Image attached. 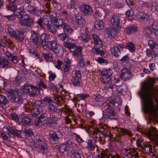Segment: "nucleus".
<instances>
[{"label": "nucleus", "instance_id": "nucleus-1", "mask_svg": "<svg viewBox=\"0 0 158 158\" xmlns=\"http://www.w3.org/2000/svg\"><path fill=\"white\" fill-rule=\"evenodd\" d=\"M154 81L151 79L141 84V91L138 93L145 112L149 114L151 121L157 122L158 110V91L153 87Z\"/></svg>", "mask_w": 158, "mask_h": 158}, {"label": "nucleus", "instance_id": "nucleus-2", "mask_svg": "<svg viewBox=\"0 0 158 158\" xmlns=\"http://www.w3.org/2000/svg\"><path fill=\"white\" fill-rule=\"evenodd\" d=\"M104 115L111 119L118 120L119 118L118 115L113 107L108 106L105 110Z\"/></svg>", "mask_w": 158, "mask_h": 158}, {"label": "nucleus", "instance_id": "nucleus-3", "mask_svg": "<svg viewBox=\"0 0 158 158\" xmlns=\"http://www.w3.org/2000/svg\"><path fill=\"white\" fill-rule=\"evenodd\" d=\"M148 137L152 142L154 147H158V131L154 127L152 128L151 131L147 134Z\"/></svg>", "mask_w": 158, "mask_h": 158}, {"label": "nucleus", "instance_id": "nucleus-4", "mask_svg": "<svg viewBox=\"0 0 158 158\" xmlns=\"http://www.w3.org/2000/svg\"><path fill=\"white\" fill-rule=\"evenodd\" d=\"M19 24L23 26L31 27L33 25V22L31 18L27 15H22L18 19Z\"/></svg>", "mask_w": 158, "mask_h": 158}, {"label": "nucleus", "instance_id": "nucleus-5", "mask_svg": "<svg viewBox=\"0 0 158 158\" xmlns=\"http://www.w3.org/2000/svg\"><path fill=\"white\" fill-rule=\"evenodd\" d=\"M6 92L11 102H15L19 104L23 103V99L21 96L18 95L15 96H13L14 91L13 89L6 90Z\"/></svg>", "mask_w": 158, "mask_h": 158}, {"label": "nucleus", "instance_id": "nucleus-6", "mask_svg": "<svg viewBox=\"0 0 158 158\" xmlns=\"http://www.w3.org/2000/svg\"><path fill=\"white\" fill-rule=\"evenodd\" d=\"M48 46V48L55 53H59L62 51L61 46L55 40L49 41Z\"/></svg>", "mask_w": 158, "mask_h": 158}, {"label": "nucleus", "instance_id": "nucleus-7", "mask_svg": "<svg viewBox=\"0 0 158 158\" xmlns=\"http://www.w3.org/2000/svg\"><path fill=\"white\" fill-rule=\"evenodd\" d=\"M81 74L79 70H76L71 78V82L75 86H79L80 85L81 80Z\"/></svg>", "mask_w": 158, "mask_h": 158}, {"label": "nucleus", "instance_id": "nucleus-8", "mask_svg": "<svg viewBox=\"0 0 158 158\" xmlns=\"http://www.w3.org/2000/svg\"><path fill=\"white\" fill-rule=\"evenodd\" d=\"M80 32L79 38L81 41L85 43L88 42L90 39V37L88 28L85 27L84 29L82 28L80 30Z\"/></svg>", "mask_w": 158, "mask_h": 158}, {"label": "nucleus", "instance_id": "nucleus-9", "mask_svg": "<svg viewBox=\"0 0 158 158\" xmlns=\"http://www.w3.org/2000/svg\"><path fill=\"white\" fill-rule=\"evenodd\" d=\"M125 48V46L122 44L118 45L117 46L113 47L111 48V53L115 57L118 58L121 55V51Z\"/></svg>", "mask_w": 158, "mask_h": 158}, {"label": "nucleus", "instance_id": "nucleus-10", "mask_svg": "<svg viewBox=\"0 0 158 158\" xmlns=\"http://www.w3.org/2000/svg\"><path fill=\"white\" fill-rule=\"evenodd\" d=\"M132 75V73L129 69L123 68L121 71L120 76L122 80L126 81L131 79Z\"/></svg>", "mask_w": 158, "mask_h": 158}, {"label": "nucleus", "instance_id": "nucleus-11", "mask_svg": "<svg viewBox=\"0 0 158 158\" xmlns=\"http://www.w3.org/2000/svg\"><path fill=\"white\" fill-rule=\"evenodd\" d=\"M120 19L119 17L116 15H113L110 19L109 25L110 27L119 28Z\"/></svg>", "mask_w": 158, "mask_h": 158}, {"label": "nucleus", "instance_id": "nucleus-12", "mask_svg": "<svg viewBox=\"0 0 158 158\" xmlns=\"http://www.w3.org/2000/svg\"><path fill=\"white\" fill-rule=\"evenodd\" d=\"M22 8L20 7L18 8H17L15 11L13 12V15H6L5 16L9 20H13L15 19L14 16H16L18 18L20 17L23 15H22Z\"/></svg>", "mask_w": 158, "mask_h": 158}, {"label": "nucleus", "instance_id": "nucleus-13", "mask_svg": "<svg viewBox=\"0 0 158 158\" xmlns=\"http://www.w3.org/2000/svg\"><path fill=\"white\" fill-rule=\"evenodd\" d=\"M30 40L34 44L36 47L39 46V37L37 33L34 31L31 30L30 31Z\"/></svg>", "mask_w": 158, "mask_h": 158}, {"label": "nucleus", "instance_id": "nucleus-14", "mask_svg": "<svg viewBox=\"0 0 158 158\" xmlns=\"http://www.w3.org/2000/svg\"><path fill=\"white\" fill-rule=\"evenodd\" d=\"M51 23L53 24L58 29L62 30L63 26L65 23L61 18L52 19Z\"/></svg>", "mask_w": 158, "mask_h": 158}, {"label": "nucleus", "instance_id": "nucleus-15", "mask_svg": "<svg viewBox=\"0 0 158 158\" xmlns=\"http://www.w3.org/2000/svg\"><path fill=\"white\" fill-rule=\"evenodd\" d=\"M93 40L94 46L93 48H100L102 47V42L99 36L95 34H93L91 35Z\"/></svg>", "mask_w": 158, "mask_h": 158}, {"label": "nucleus", "instance_id": "nucleus-16", "mask_svg": "<svg viewBox=\"0 0 158 158\" xmlns=\"http://www.w3.org/2000/svg\"><path fill=\"white\" fill-rule=\"evenodd\" d=\"M26 10L27 12L34 15H38L41 13V12L38 8L31 5H28L26 7Z\"/></svg>", "mask_w": 158, "mask_h": 158}, {"label": "nucleus", "instance_id": "nucleus-17", "mask_svg": "<svg viewBox=\"0 0 158 158\" xmlns=\"http://www.w3.org/2000/svg\"><path fill=\"white\" fill-rule=\"evenodd\" d=\"M82 48L81 46H77L74 45L73 48L70 49V52L73 56L78 57L82 55L81 54Z\"/></svg>", "mask_w": 158, "mask_h": 158}, {"label": "nucleus", "instance_id": "nucleus-18", "mask_svg": "<svg viewBox=\"0 0 158 158\" xmlns=\"http://www.w3.org/2000/svg\"><path fill=\"white\" fill-rule=\"evenodd\" d=\"M75 20L76 23L80 27H82L85 23V20L82 17L81 14L79 13L75 15Z\"/></svg>", "mask_w": 158, "mask_h": 158}, {"label": "nucleus", "instance_id": "nucleus-19", "mask_svg": "<svg viewBox=\"0 0 158 158\" xmlns=\"http://www.w3.org/2000/svg\"><path fill=\"white\" fill-rule=\"evenodd\" d=\"M3 43L7 45L10 49L13 50L15 48L14 43L10 39L5 36H3L2 39Z\"/></svg>", "mask_w": 158, "mask_h": 158}, {"label": "nucleus", "instance_id": "nucleus-20", "mask_svg": "<svg viewBox=\"0 0 158 158\" xmlns=\"http://www.w3.org/2000/svg\"><path fill=\"white\" fill-rule=\"evenodd\" d=\"M81 10L82 13L85 15H90L92 12V9L89 5L83 4L81 6Z\"/></svg>", "mask_w": 158, "mask_h": 158}, {"label": "nucleus", "instance_id": "nucleus-21", "mask_svg": "<svg viewBox=\"0 0 158 158\" xmlns=\"http://www.w3.org/2000/svg\"><path fill=\"white\" fill-rule=\"evenodd\" d=\"M72 142L70 141H67L64 143L60 145L59 148V149L61 153L64 152V151L67 150V148L70 147L72 145Z\"/></svg>", "mask_w": 158, "mask_h": 158}, {"label": "nucleus", "instance_id": "nucleus-22", "mask_svg": "<svg viewBox=\"0 0 158 158\" xmlns=\"http://www.w3.org/2000/svg\"><path fill=\"white\" fill-rule=\"evenodd\" d=\"M0 105L4 109L9 106V102L6 97L1 94H0Z\"/></svg>", "mask_w": 158, "mask_h": 158}, {"label": "nucleus", "instance_id": "nucleus-23", "mask_svg": "<svg viewBox=\"0 0 158 158\" xmlns=\"http://www.w3.org/2000/svg\"><path fill=\"white\" fill-rule=\"evenodd\" d=\"M5 55L8 59L14 63L16 64L18 62L19 59L17 56L13 55L8 51L6 52Z\"/></svg>", "mask_w": 158, "mask_h": 158}, {"label": "nucleus", "instance_id": "nucleus-24", "mask_svg": "<svg viewBox=\"0 0 158 158\" xmlns=\"http://www.w3.org/2000/svg\"><path fill=\"white\" fill-rule=\"evenodd\" d=\"M117 130L119 134L120 135H127L129 136H131L132 135V133L130 131L126 129L117 127Z\"/></svg>", "mask_w": 158, "mask_h": 158}, {"label": "nucleus", "instance_id": "nucleus-25", "mask_svg": "<svg viewBox=\"0 0 158 158\" xmlns=\"http://www.w3.org/2000/svg\"><path fill=\"white\" fill-rule=\"evenodd\" d=\"M49 37L48 35L46 33H43L40 36V43L43 47L46 46Z\"/></svg>", "mask_w": 158, "mask_h": 158}, {"label": "nucleus", "instance_id": "nucleus-26", "mask_svg": "<svg viewBox=\"0 0 158 158\" xmlns=\"http://www.w3.org/2000/svg\"><path fill=\"white\" fill-rule=\"evenodd\" d=\"M46 110L43 108L40 110V115L39 117V120L41 122L45 121L48 120V117L47 114Z\"/></svg>", "mask_w": 158, "mask_h": 158}, {"label": "nucleus", "instance_id": "nucleus-27", "mask_svg": "<svg viewBox=\"0 0 158 158\" xmlns=\"http://www.w3.org/2000/svg\"><path fill=\"white\" fill-rule=\"evenodd\" d=\"M106 31V33L109 35L113 37L116 36L119 28H116L115 27H110Z\"/></svg>", "mask_w": 158, "mask_h": 158}, {"label": "nucleus", "instance_id": "nucleus-28", "mask_svg": "<svg viewBox=\"0 0 158 158\" xmlns=\"http://www.w3.org/2000/svg\"><path fill=\"white\" fill-rule=\"evenodd\" d=\"M137 18L141 21H143L145 19L146 20H148L150 18L149 15L143 12H138L137 14Z\"/></svg>", "mask_w": 158, "mask_h": 158}, {"label": "nucleus", "instance_id": "nucleus-29", "mask_svg": "<svg viewBox=\"0 0 158 158\" xmlns=\"http://www.w3.org/2000/svg\"><path fill=\"white\" fill-rule=\"evenodd\" d=\"M21 123L23 126L31 125L32 124L30 118L27 116H25L22 118Z\"/></svg>", "mask_w": 158, "mask_h": 158}, {"label": "nucleus", "instance_id": "nucleus-30", "mask_svg": "<svg viewBox=\"0 0 158 158\" xmlns=\"http://www.w3.org/2000/svg\"><path fill=\"white\" fill-rule=\"evenodd\" d=\"M14 37L18 42H22L24 40V35L23 32L18 31L14 36Z\"/></svg>", "mask_w": 158, "mask_h": 158}, {"label": "nucleus", "instance_id": "nucleus-31", "mask_svg": "<svg viewBox=\"0 0 158 158\" xmlns=\"http://www.w3.org/2000/svg\"><path fill=\"white\" fill-rule=\"evenodd\" d=\"M10 65V63L5 58L0 59V67L2 68H8Z\"/></svg>", "mask_w": 158, "mask_h": 158}, {"label": "nucleus", "instance_id": "nucleus-32", "mask_svg": "<svg viewBox=\"0 0 158 158\" xmlns=\"http://www.w3.org/2000/svg\"><path fill=\"white\" fill-rule=\"evenodd\" d=\"M62 30H63L65 34H68L69 35H71L73 33L72 29L66 23L64 26Z\"/></svg>", "mask_w": 158, "mask_h": 158}, {"label": "nucleus", "instance_id": "nucleus-33", "mask_svg": "<svg viewBox=\"0 0 158 158\" xmlns=\"http://www.w3.org/2000/svg\"><path fill=\"white\" fill-rule=\"evenodd\" d=\"M94 27L97 29L98 30L103 29L104 27L103 22L101 20L97 19L95 22Z\"/></svg>", "mask_w": 158, "mask_h": 158}, {"label": "nucleus", "instance_id": "nucleus-34", "mask_svg": "<svg viewBox=\"0 0 158 158\" xmlns=\"http://www.w3.org/2000/svg\"><path fill=\"white\" fill-rule=\"evenodd\" d=\"M136 138H137L136 141V143L137 146L138 147H140L142 148H143V146H144L145 143H144L143 142V139L141 138H139L138 135H136L135 137L133 138V139H135Z\"/></svg>", "mask_w": 158, "mask_h": 158}, {"label": "nucleus", "instance_id": "nucleus-35", "mask_svg": "<svg viewBox=\"0 0 158 158\" xmlns=\"http://www.w3.org/2000/svg\"><path fill=\"white\" fill-rule=\"evenodd\" d=\"M55 99L53 97L47 96L44 98L43 101L46 103V104L49 106L51 104H54Z\"/></svg>", "mask_w": 158, "mask_h": 158}, {"label": "nucleus", "instance_id": "nucleus-36", "mask_svg": "<svg viewBox=\"0 0 158 158\" xmlns=\"http://www.w3.org/2000/svg\"><path fill=\"white\" fill-rule=\"evenodd\" d=\"M93 98L94 101L97 103L102 102L105 100V98L103 97L98 94L94 95Z\"/></svg>", "mask_w": 158, "mask_h": 158}, {"label": "nucleus", "instance_id": "nucleus-37", "mask_svg": "<svg viewBox=\"0 0 158 158\" xmlns=\"http://www.w3.org/2000/svg\"><path fill=\"white\" fill-rule=\"evenodd\" d=\"M126 47L131 52H133L135 50V45L132 42L127 43Z\"/></svg>", "mask_w": 158, "mask_h": 158}, {"label": "nucleus", "instance_id": "nucleus-38", "mask_svg": "<svg viewBox=\"0 0 158 158\" xmlns=\"http://www.w3.org/2000/svg\"><path fill=\"white\" fill-rule=\"evenodd\" d=\"M137 29L136 27H131L126 28L125 29V32L127 34H131L136 32Z\"/></svg>", "mask_w": 158, "mask_h": 158}, {"label": "nucleus", "instance_id": "nucleus-39", "mask_svg": "<svg viewBox=\"0 0 158 158\" xmlns=\"http://www.w3.org/2000/svg\"><path fill=\"white\" fill-rule=\"evenodd\" d=\"M101 73L102 76L110 77L112 75V70L110 69L104 68L102 69Z\"/></svg>", "mask_w": 158, "mask_h": 158}, {"label": "nucleus", "instance_id": "nucleus-40", "mask_svg": "<svg viewBox=\"0 0 158 158\" xmlns=\"http://www.w3.org/2000/svg\"><path fill=\"white\" fill-rule=\"evenodd\" d=\"M126 3L131 9L135 8L136 6V3L137 0H125Z\"/></svg>", "mask_w": 158, "mask_h": 158}, {"label": "nucleus", "instance_id": "nucleus-41", "mask_svg": "<svg viewBox=\"0 0 158 158\" xmlns=\"http://www.w3.org/2000/svg\"><path fill=\"white\" fill-rule=\"evenodd\" d=\"M68 9L70 11H74L76 9L77 6L76 3L74 2H72L67 5Z\"/></svg>", "mask_w": 158, "mask_h": 158}, {"label": "nucleus", "instance_id": "nucleus-42", "mask_svg": "<svg viewBox=\"0 0 158 158\" xmlns=\"http://www.w3.org/2000/svg\"><path fill=\"white\" fill-rule=\"evenodd\" d=\"M50 134V140L52 143L55 142L58 140L55 132L53 131H51Z\"/></svg>", "mask_w": 158, "mask_h": 158}, {"label": "nucleus", "instance_id": "nucleus-43", "mask_svg": "<svg viewBox=\"0 0 158 158\" xmlns=\"http://www.w3.org/2000/svg\"><path fill=\"white\" fill-rule=\"evenodd\" d=\"M8 27L7 31L9 34L12 37H13L15 35L16 31H15L14 29L10 25L8 24L7 25Z\"/></svg>", "mask_w": 158, "mask_h": 158}, {"label": "nucleus", "instance_id": "nucleus-44", "mask_svg": "<svg viewBox=\"0 0 158 158\" xmlns=\"http://www.w3.org/2000/svg\"><path fill=\"white\" fill-rule=\"evenodd\" d=\"M136 150L134 148H131L130 147H127L125 149V154L127 156L129 155H131L132 154L135 152Z\"/></svg>", "mask_w": 158, "mask_h": 158}, {"label": "nucleus", "instance_id": "nucleus-45", "mask_svg": "<svg viewBox=\"0 0 158 158\" xmlns=\"http://www.w3.org/2000/svg\"><path fill=\"white\" fill-rule=\"evenodd\" d=\"M151 9L152 12H157L158 13V4L153 2L151 3Z\"/></svg>", "mask_w": 158, "mask_h": 158}, {"label": "nucleus", "instance_id": "nucleus-46", "mask_svg": "<svg viewBox=\"0 0 158 158\" xmlns=\"http://www.w3.org/2000/svg\"><path fill=\"white\" fill-rule=\"evenodd\" d=\"M21 135V132L20 131H18L17 130H12L11 129L10 131L9 135L10 136H19Z\"/></svg>", "mask_w": 158, "mask_h": 158}, {"label": "nucleus", "instance_id": "nucleus-47", "mask_svg": "<svg viewBox=\"0 0 158 158\" xmlns=\"http://www.w3.org/2000/svg\"><path fill=\"white\" fill-rule=\"evenodd\" d=\"M24 91L27 93H30L32 92V89L31 86L28 84H25L22 87Z\"/></svg>", "mask_w": 158, "mask_h": 158}, {"label": "nucleus", "instance_id": "nucleus-48", "mask_svg": "<svg viewBox=\"0 0 158 158\" xmlns=\"http://www.w3.org/2000/svg\"><path fill=\"white\" fill-rule=\"evenodd\" d=\"M99 48H93L92 49V52L94 54L100 55L103 56L105 54V52L101 50H99Z\"/></svg>", "mask_w": 158, "mask_h": 158}, {"label": "nucleus", "instance_id": "nucleus-49", "mask_svg": "<svg viewBox=\"0 0 158 158\" xmlns=\"http://www.w3.org/2000/svg\"><path fill=\"white\" fill-rule=\"evenodd\" d=\"M118 91L120 93L125 92L127 89V87L125 85L122 84L120 85L116 86Z\"/></svg>", "mask_w": 158, "mask_h": 158}, {"label": "nucleus", "instance_id": "nucleus-50", "mask_svg": "<svg viewBox=\"0 0 158 158\" xmlns=\"http://www.w3.org/2000/svg\"><path fill=\"white\" fill-rule=\"evenodd\" d=\"M71 66L64 65L63 67V70L64 72L63 77H64L65 75H69L70 73V70L71 69Z\"/></svg>", "mask_w": 158, "mask_h": 158}, {"label": "nucleus", "instance_id": "nucleus-51", "mask_svg": "<svg viewBox=\"0 0 158 158\" xmlns=\"http://www.w3.org/2000/svg\"><path fill=\"white\" fill-rule=\"evenodd\" d=\"M56 105L54 102V104H53L49 105L48 106V110L49 111L52 112H54L56 111L57 110V108Z\"/></svg>", "mask_w": 158, "mask_h": 158}, {"label": "nucleus", "instance_id": "nucleus-52", "mask_svg": "<svg viewBox=\"0 0 158 158\" xmlns=\"http://www.w3.org/2000/svg\"><path fill=\"white\" fill-rule=\"evenodd\" d=\"M43 108H39L34 109L31 111V114L33 117H35L39 114L40 113V110L43 109Z\"/></svg>", "mask_w": 158, "mask_h": 158}, {"label": "nucleus", "instance_id": "nucleus-53", "mask_svg": "<svg viewBox=\"0 0 158 158\" xmlns=\"http://www.w3.org/2000/svg\"><path fill=\"white\" fill-rule=\"evenodd\" d=\"M52 3L53 6L55 9L57 10H60L61 8V6L60 4L56 0H52Z\"/></svg>", "mask_w": 158, "mask_h": 158}, {"label": "nucleus", "instance_id": "nucleus-54", "mask_svg": "<svg viewBox=\"0 0 158 158\" xmlns=\"http://www.w3.org/2000/svg\"><path fill=\"white\" fill-rule=\"evenodd\" d=\"M145 30L148 35L152 34L154 31L155 29L153 27V24L150 27H147L145 28Z\"/></svg>", "mask_w": 158, "mask_h": 158}, {"label": "nucleus", "instance_id": "nucleus-55", "mask_svg": "<svg viewBox=\"0 0 158 158\" xmlns=\"http://www.w3.org/2000/svg\"><path fill=\"white\" fill-rule=\"evenodd\" d=\"M47 27L48 30L50 32L53 34H55L56 33L57 30L55 29L53 25L51 24H49L47 26Z\"/></svg>", "mask_w": 158, "mask_h": 158}, {"label": "nucleus", "instance_id": "nucleus-56", "mask_svg": "<svg viewBox=\"0 0 158 158\" xmlns=\"http://www.w3.org/2000/svg\"><path fill=\"white\" fill-rule=\"evenodd\" d=\"M87 143V147L89 148L91 150H94L95 149V145L93 143V140L91 139H89Z\"/></svg>", "mask_w": 158, "mask_h": 158}, {"label": "nucleus", "instance_id": "nucleus-57", "mask_svg": "<svg viewBox=\"0 0 158 158\" xmlns=\"http://www.w3.org/2000/svg\"><path fill=\"white\" fill-rule=\"evenodd\" d=\"M24 133L25 136L27 137L31 136L33 135V132L32 130L30 128L25 129Z\"/></svg>", "mask_w": 158, "mask_h": 158}, {"label": "nucleus", "instance_id": "nucleus-58", "mask_svg": "<svg viewBox=\"0 0 158 158\" xmlns=\"http://www.w3.org/2000/svg\"><path fill=\"white\" fill-rule=\"evenodd\" d=\"M111 80L110 77L106 76H102L101 81L103 83H107Z\"/></svg>", "mask_w": 158, "mask_h": 158}, {"label": "nucleus", "instance_id": "nucleus-59", "mask_svg": "<svg viewBox=\"0 0 158 158\" xmlns=\"http://www.w3.org/2000/svg\"><path fill=\"white\" fill-rule=\"evenodd\" d=\"M96 2L98 4L103 6L109 5L110 3L109 0H96Z\"/></svg>", "mask_w": 158, "mask_h": 158}, {"label": "nucleus", "instance_id": "nucleus-60", "mask_svg": "<svg viewBox=\"0 0 158 158\" xmlns=\"http://www.w3.org/2000/svg\"><path fill=\"white\" fill-rule=\"evenodd\" d=\"M99 132L105 137H108L109 136L110 132L108 129L104 128L103 130H100L99 131Z\"/></svg>", "mask_w": 158, "mask_h": 158}, {"label": "nucleus", "instance_id": "nucleus-61", "mask_svg": "<svg viewBox=\"0 0 158 158\" xmlns=\"http://www.w3.org/2000/svg\"><path fill=\"white\" fill-rule=\"evenodd\" d=\"M35 106L38 108H42L44 106V103L43 101H36L35 102Z\"/></svg>", "mask_w": 158, "mask_h": 158}, {"label": "nucleus", "instance_id": "nucleus-62", "mask_svg": "<svg viewBox=\"0 0 158 158\" xmlns=\"http://www.w3.org/2000/svg\"><path fill=\"white\" fill-rule=\"evenodd\" d=\"M63 44L65 47L68 48L70 51V49H72V48H73L75 45L74 44H73L71 43H68L65 41L64 42Z\"/></svg>", "mask_w": 158, "mask_h": 158}, {"label": "nucleus", "instance_id": "nucleus-63", "mask_svg": "<svg viewBox=\"0 0 158 158\" xmlns=\"http://www.w3.org/2000/svg\"><path fill=\"white\" fill-rule=\"evenodd\" d=\"M148 44L150 48L152 50L154 49L155 48L158 46L157 44L152 40H149Z\"/></svg>", "mask_w": 158, "mask_h": 158}, {"label": "nucleus", "instance_id": "nucleus-64", "mask_svg": "<svg viewBox=\"0 0 158 158\" xmlns=\"http://www.w3.org/2000/svg\"><path fill=\"white\" fill-rule=\"evenodd\" d=\"M72 155L73 156V158H81V156L80 153L77 152L74 149L71 150Z\"/></svg>", "mask_w": 158, "mask_h": 158}]
</instances>
